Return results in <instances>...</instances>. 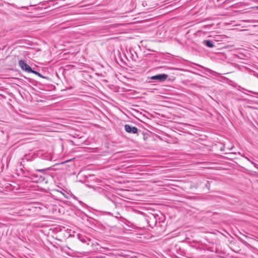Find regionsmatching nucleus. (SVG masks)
Listing matches in <instances>:
<instances>
[{
	"mask_svg": "<svg viewBox=\"0 0 258 258\" xmlns=\"http://www.w3.org/2000/svg\"><path fill=\"white\" fill-rule=\"evenodd\" d=\"M250 162L254 166V167H255L256 168H258V165L256 164V163L252 162V161H250Z\"/></svg>",
	"mask_w": 258,
	"mask_h": 258,
	"instance_id": "obj_7",
	"label": "nucleus"
},
{
	"mask_svg": "<svg viewBox=\"0 0 258 258\" xmlns=\"http://www.w3.org/2000/svg\"><path fill=\"white\" fill-rule=\"evenodd\" d=\"M61 194H62V195L64 196V194L62 192H61Z\"/></svg>",
	"mask_w": 258,
	"mask_h": 258,
	"instance_id": "obj_8",
	"label": "nucleus"
},
{
	"mask_svg": "<svg viewBox=\"0 0 258 258\" xmlns=\"http://www.w3.org/2000/svg\"><path fill=\"white\" fill-rule=\"evenodd\" d=\"M19 66L22 70L25 72L28 73L32 72V68L23 60H19Z\"/></svg>",
	"mask_w": 258,
	"mask_h": 258,
	"instance_id": "obj_2",
	"label": "nucleus"
},
{
	"mask_svg": "<svg viewBox=\"0 0 258 258\" xmlns=\"http://www.w3.org/2000/svg\"><path fill=\"white\" fill-rule=\"evenodd\" d=\"M30 73L34 74L38 76L40 78H44V77L41 74H40L39 73H38L35 71L33 70L32 69V72H30Z\"/></svg>",
	"mask_w": 258,
	"mask_h": 258,
	"instance_id": "obj_5",
	"label": "nucleus"
},
{
	"mask_svg": "<svg viewBox=\"0 0 258 258\" xmlns=\"http://www.w3.org/2000/svg\"><path fill=\"white\" fill-rule=\"evenodd\" d=\"M168 78V75L165 74H158L152 76L150 79L153 80H157L158 82H162L165 81Z\"/></svg>",
	"mask_w": 258,
	"mask_h": 258,
	"instance_id": "obj_1",
	"label": "nucleus"
},
{
	"mask_svg": "<svg viewBox=\"0 0 258 258\" xmlns=\"http://www.w3.org/2000/svg\"><path fill=\"white\" fill-rule=\"evenodd\" d=\"M203 44L209 48H212L214 46L212 41L210 40H205L203 41Z\"/></svg>",
	"mask_w": 258,
	"mask_h": 258,
	"instance_id": "obj_4",
	"label": "nucleus"
},
{
	"mask_svg": "<svg viewBox=\"0 0 258 258\" xmlns=\"http://www.w3.org/2000/svg\"><path fill=\"white\" fill-rule=\"evenodd\" d=\"M124 130L128 133L136 134L138 132V128L136 126H132L129 124L124 125Z\"/></svg>",
	"mask_w": 258,
	"mask_h": 258,
	"instance_id": "obj_3",
	"label": "nucleus"
},
{
	"mask_svg": "<svg viewBox=\"0 0 258 258\" xmlns=\"http://www.w3.org/2000/svg\"><path fill=\"white\" fill-rule=\"evenodd\" d=\"M48 169H37L36 171L40 172H44L46 170H48Z\"/></svg>",
	"mask_w": 258,
	"mask_h": 258,
	"instance_id": "obj_6",
	"label": "nucleus"
}]
</instances>
